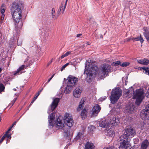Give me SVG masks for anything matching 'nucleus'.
Wrapping results in <instances>:
<instances>
[{
	"instance_id": "obj_1",
	"label": "nucleus",
	"mask_w": 149,
	"mask_h": 149,
	"mask_svg": "<svg viewBox=\"0 0 149 149\" xmlns=\"http://www.w3.org/2000/svg\"><path fill=\"white\" fill-rule=\"evenodd\" d=\"M54 116V113H52L48 116L49 126L52 127L54 125L57 128L63 130L65 133H66L68 131L66 128L67 126L70 127L74 124L72 116L70 113L65 114L63 120L61 119V116H59L57 119L56 121L55 122Z\"/></svg>"
},
{
	"instance_id": "obj_2",
	"label": "nucleus",
	"mask_w": 149,
	"mask_h": 149,
	"mask_svg": "<svg viewBox=\"0 0 149 149\" xmlns=\"http://www.w3.org/2000/svg\"><path fill=\"white\" fill-rule=\"evenodd\" d=\"M111 71V66L107 64L102 65L99 70L95 65L87 62L84 73L87 76L96 77L101 79L106 77Z\"/></svg>"
},
{
	"instance_id": "obj_3",
	"label": "nucleus",
	"mask_w": 149,
	"mask_h": 149,
	"mask_svg": "<svg viewBox=\"0 0 149 149\" xmlns=\"http://www.w3.org/2000/svg\"><path fill=\"white\" fill-rule=\"evenodd\" d=\"M11 14L14 21L16 23H19L22 18V11L18 4H14L11 9Z\"/></svg>"
},
{
	"instance_id": "obj_4",
	"label": "nucleus",
	"mask_w": 149,
	"mask_h": 149,
	"mask_svg": "<svg viewBox=\"0 0 149 149\" xmlns=\"http://www.w3.org/2000/svg\"><path fill=\"white\" fill-rule=\"evenodd\" d=\"M122 91L119 88H116L112 90L110 96L111 103L114 104L116 103L122 95Z\"/></svg>"
},
{
	"instance_id": "obj_5",
	"label": "nucleus",
	"mask_w": 149,
	"mask_h": 149,
	"mask_svg": "<svg viewBox=\"0 0 149 149\" xmlns=\"http://www.w3.org/2000/svg\"><path fill=\"white\" fill-rule=\"evenodd\" d=\"M144 97V92L142 89H137L134 91L133 98L136 99V103L139 105L142 101Z\"/></svg>"
},
{
	"instance_id": "obj_6",
	"label": "nucleus",
	"mask_w": 149,
	"mask_h": 149,
	"mask_svg": "<svg viewBox=\"0 0 149 149\" xmlns=\"http://www.w3.org/2000/svg\"><path fill=\"white\" fill-rule=\"evenodd\" d=\"M121 141L119 149H131V145L129 141L126 136L124 135H121L120 138Z\"/></svg>"
},
{
	"instance_id": "obj_7",
	"label": "nucleus",
	"mask_w": 149,
	"mask_h": 149,
	"mask_svg": "<svg viewBox=\"0 0 149 149\" xmlns=\"http://www.w3.org/2000/svg\"><path fill=\"white\" fill-rule=\"evenodd\" d=\"M135 134V131L133 128L128 126L125 129L124 134L122 135H125L126 138L130 141V138L133 137Z\"/></svg>"
},
{
	"instance_id": "obj_8",
	"label": "nucleus",
	"mask_w": 149,
	"mask_h": 149,
	"mask_svg": "<svg viewBox=\"0 0 149 149\" xmlns=\"http://www.w3.org/2000/svg\"><path fill=\"white\" fill-rule=\"evenodd\" d=\"M78 81V78L71 75H69L67 79V84L73 87L76 85Z\"/></svg>"
},
{
	"instance_id": "obj_9",
	"label": "nucleus",
	"mask_w": 149,
	"mask_h": 149,
	"mask_svg": "<svg viewBox=\"0 0 149 149\" xmlns=\"http://www.w3.org/2000/svg\"><path fill=\"white\" fill-rule=\"evenodd\" d=\"M59 101V99L58 98H53V101L47 111L48 113H50L55 109L57 106Z\"/></svg>"
},
{
	"instance_id": "obj_10",
	"label": "nucleus",
	"mask_w": 149,
	"mask_h": 149,
	"mask_svg": "<svg viewBox=\"0 0 149 149\" xmlns=\"http://www.w3.org/2000/svg\"><path fill=\"white\" fill-rule=\"evenodd\" d=\"M140 116L143 120L149 119V106L146 107L144 110L141 111Z\"/></svg>"
},
{
	"instance_id": "obj_11",
	"label": "nucleus",
	"mask_w": 149,
	"mask_h": 149,
	"mask_svg": "<svg viewBox=\"0 0 149 149\" xmlns=\"http://www.w3.org/2000/svg\"><path fill=\"white\" fill-rule=\"evenodd\" d=\"M100 127L103 128H107L110 127L109 119H107L101 120L99 123Z\"/></svg>"
},
{
	"instance_id": "obj_12",
	"label": "nucleus",
	"mask_w": 149,
	"mask_h": 149,
	"mask_svg": "<svg viewBox=\"0 0 149 149\" xmlns=\"http://www.w3.org/2000/svg\"><path fill=\"white\" fill-rule=\"evenodd\" d=\"M101 108L97 104H95L92 109V116L93 117L97 116L101 110Z\"/></svg>"
},
{
	"instance_id": "obj_13",
	"label": "nucleus",
	"mask_w": 149,
	"mask_h": 149,
	"mask_svg": "<svg viewBox=\"0 0 149 149\" xmlns=\"http://www.w3.org/2000/svg\"><path fill=\"white\" fill-rule=\"evenodd\" d=\"M109 121L110 127L118 125L120 122L119 119L115 117L109 119Z\"/></svg>"
},
{
	"instance_id": "obj_14",
	"label": "nucleus",
	"mask_w": 149,
	"mask_h": 149,
	"mask_svg": "<svg viewBox=\"0 0 149 149\" xmlns=\"http://www.w3.org/2000/svg\"><path fill=\"white\" fill-rule=\"evenodd\" d=\"M82 92L81 88H76L73 91V95L76 98H79L80 97Z\"/></svg>"
},
{
	"instance_id": "obj_15",
	"label": "nucleus",
	"mask_w": 149,
	"mask_h": 149,
	"mask_svg": "<svg viewBox=\"0 0 149 149\" xmlns=\"http://www.w3.org/2000/svg\"><path fill=\"white\" fill-rule=\"evenodd\" d=\"M143 30V33L144 36L149 42V28L147 27H144Z\"/></svg>"
},
{
	"instance_id": "obj_16",
	"label": "nucleus",
	"mask_w": 149,
	"mask_h": 149,
	"mask_svg": "<svg viewBox=\"0 0 149 149\" xmlns=\"http://www.w3.org/2000/svg\"><path fill=\"white\" fill-rule=\"evenodd\" d=\"M26 66L24 65H22L17 70L14 72L13 74L14 75H19L22 73V71L23 70L26 68Z\"/></svg>"
},
{
	"instance_id": "obj_17",
	"label": "nucleus",
	"mask_w": 149,
	"mask_h": 149,
	"mask_svg": "<svg viewBox=\"0 0 149 149\" xmlns=\"http://www.w3.org/2000/svg\"><path fill=\"white\" fill-rule=\"evenodd\" d=\"M149 145V142L147 139H146L141 143V149H146Z\"/></svg>"
},
{
	"instance_id": "obj_18",
	"label": "nucleus",
	"mask_w": 149,
	"mask_h": 149,
	"mask_svg": "<svg viewBox=\"0 0 149 149\" xmlns=\"http://www.w3.org/2000/svg\"><path fill=\"white\" fill-rule=\"evenodd\" d=\"M115 133L114 130L111 129H109L107 130V135L108 136L113 137L115 135Z\"/></svg>"
},
{
	"instance_id": "obj_19",
	"label": "nucleus",
	"mask_w": 149,
	"mask_h": 149,
	"mask_svg": "<svg viewBox=\"0 0 149 149\" xmlns=\"http://www.w3.org/2000/svg\"><path fill=\"white\" fill-rule=\"evenodd\" d=\"M85 149H94L95 146L93 143L87 142L85 145Z\"/></svg>"
},
{
	"instance_id": "obj_20",
	"label": "nucleus",
	"mask_w": 149,
	"mask_h": 149,
	"mask_svg": "<svg viewBox=\"0 0 149 149\" xmlns=\"http://www.w3.org/2000/svg\"><path fill=\"white\" fill-rule=\"evenodd\" d=\"M73 87L68 85V84H67V85L65 88L64 91V93L66 94H69L71 92L72 89Z\"/></svg>"
},
{
	"instance_id": "obj_21",
	"label": "nucleus",
	"mask_w": 149,
	"mask_h": 149,
	"mask_svg": "<svg viewBox=\"0 0 149 149\" xmlns=\"http://www.w3.org/2000/svg\"><path fill=\"white\" fill-rule=\"evenodd\" d=\"M84 99L83 98L81 99L80 101V102L79 103L78 107L77 108V111H80L81 109L83 108L84 105Z\"/></svg>"
},
{
	"instance_id": "obj_22",
	"label": "nucleus",
	"mask_w": 149,
	"mask_h": 149,
	"mask_svg": "<svg viewBox=\"0 0 149 149\" xmlns=\"http://www.w3.org/2000/svg\"><path fill=\"white\" fill-rule=\"evenodd\" d=\"M65 8V6H64L63 4L62 3L58 10L57 12L58 14V15L60 14L61 12H62V13H63Z\"/></svg>"
},
{
	"instance_id": "obj_23",
	"label": "nucleus",
	"mask_w": 149,
	"mask_h": 149,
	"mask_svg": "<svg viewBox=\"0 0 149 149\" xmlns=\"http://www.w3.org/2000/svg\"><path fill=\"white\" fill-rule=\"evenodd\" d=\"M137 61L139 63L144 65H147L149 63V61L146 59L138 60Z\"/></svg>"
},
{
	"instance_id": "obj_24",
	"label": "nucleus",
	"mask_w": 149,
	"mask_h": 149,
	"mask_svg": "<svg viewBox=\"0 0 149 149\" xmlns=\"http://www.w3.org/2000/svg\"><path fill=\"white\" fill-rule=\"evenodd\" d=\"M131 40L134 41L140 40L141 43H142L144 41V40L143 39V38L141 37L140 34V35L139 37L132 38H131Z\"/></svg>"
},
{
	"instance_id": "obj_25",
	"label": "nucleus",
	"mask_w": 149,
	"mask_h": 149,
	"mask_svg": "<svg viewBox=\"0 0 149 149\" xmlns=\"http://www.w3.org/2000/svg\"><path fill=\"white\" fill-rule=\"evenodd\" d=\"M134 110V106L132 104H130V105L127 107L126 109L127 112L132 113Z\"/></svg>"
},
{
	"instance_id": "obj_26",
	"label": "nucleus",
	"mask_w": 149,
	"mask_h": 149,
	"mask_svg": "<svg viewBox=\"0 0 149 149\" xmlns=\"http://www.w3.org/2000/svg\"><path fill=\"white\" fill-rule=\"evenodd\" d=\"M81 116L82 119H84L87 117V111L86 109H84L82 111L81 114Z\"/></svg>"
},
{
	"instance_id": "obj_27",
	"label": "nucleus",
	"mask_w": 149,
	"mask_h": 149,
	"mask_svg": "<svg viewBox=\"0 0 149 149\" xmlns=\"http://www.w3.org/2000/svg\"><path fill=\"white\" fill-rule=\"evenodd\" d=\"M6 9V7L4 4H2L0 8V13L1 14H4Z\"/></svg>"
},
{
	"instance_id": "obj_28",
	"label": "nucleus",
	"mask_w": 149,
	"mask_h": 149,
	"mask_svg": "<svg viewBox=\"0 0 149 149\" xmlns=\"http://www.w3.org/2000/svg\"><path fill=\"white\" fill-rule=\"evenodd\" d=\"M83 134L82 133L79 132L76 136L77 139H80L81 138H83Z\"/></svg>"
},
{
	"instance_id": "obj_29",
	"label": "nucleus",
	"mask_w": 149,
	"mask_h": 149,
	"mask_svg": "<svg viewBox=\"0 0 149 149\" xmlns=\"http://www.w3.org/2000/svg\"><path fill=\"white\" fill-rule=\"evenodd\" d=\"M71 53L70 52H66L64 54L62 55L61 57V58L62 59L64 57L67 56H68Z\"/></svg>"
},
{
	"instance_id": "obj_30",
	"label": "nucleus",
	"mask_w": 149,
	"mask_h": 149,
	"mask_svg": "<svg viewBox=\"0 0 149 149\" xmlns=\"http://www.w3.org/2000/svg\"><path fill=\"white\" fill-rule=\"evenodd\" d=\"M142 68L145 71V73L146 74L149 75V68L146 67H143Z\"/></svg>"
},
{
	"instance_id": "obj_31",
	"label": "nucleus",
	"mask_w": 149,
	"mask_h": 149,
	"mask_svg": "<svg viewBox=\"0 0 149 149\" xmlns=\"http://www.w3.org/2000/svg\"><path fill=\"white\" fill-rule=\"evenodd\" d=\"M130 63L128 62H125L123 63L120 64V66L122 67H126L129 65Z\"/></svg>"
},
{
	"instance_id": "obj_32",
	"label": "nucleus",
	"mask_w": 149,
	"mask_h": 149,
	"mask_svg": "<svg viewBox=\"0 0 149 149\" xmlns=\"http://www.w3.org/2000/svg\"><path fill=\"white\" fill-rule=\"evenodd\" d=\"M120 63V62L119 61H118L115 62H113L112 64V65H114L116 66L118 65H119Z\"/></svg>"
},
{
	"instance_id": "obj_33",
	"label": "nucleus",
	"mask_w": 149,
	"mask_h": 149,
	"mask_svg": "<svg viewBox=\"0 0 149 149\" xmlns=\"http://www.w3.org/2000/svg\"><path fill=\"white\" fill-rule=\"evenodd\" d=\"M4 88L3 85L2 84H0V92L3 91Z\"/></svg>"
},
{
	"instance_id": "obj_34",
	"label": "nucleus",
	"mask_w": 149,
	"mask_h": 149,
	"mask_svg": "<svg viewBox=\"0 0 149 149\" xmlns=\"http://www.w3.org/2000/svg\"><path fill=\"white\" fill-rule=\"evenodd\" d=\"M52 17L53 18H54L55 16L54 13H55V10L54 8H52Z\"/></svg>"
},
{
	"instance_id": "obj_35",
	"label": "nucleus",
	"mask_w": 149,
	"mask_h": 149,
	"mask_svg": "<svg viewBox=\"0 0 149 149\" xmlns=\"http://www.w3.org/2000/svg\"><path fill=\"white\" fill-rule=\"evenodd\" d=\"M132 120V118L130 116H128L125 119V120L128 122H130Z\"/></svg>"
},
{
	"instance_id": "obj_36",
	"label": "nucleus",
	"mask_w": 149,
	"mask_h": 149,
	"mask_svg": "<svg viewBox=\"0 0 149 149\" xmlns=\"http://www.w3.org/2000/svg\"><path fill=\"white\" fill-rule=\"evenodd\" d=\"M38 95H35V97L33 98L31 102V103L30 105L31 104H32L37 99V98L38 97Z\"/></svg>"
},
{
	"instance_id": "obj_37",
	"label": "nucleus",
	"mask_w": 149,
	"mask_h": 149,
	"mask_svg": "<svg viewBox=\"0 0 149 149\" xmlns=\"http://www.w3.org/2000/svg\"><path fill=\"white\" fill-rule=\"evenodd\" d=\"M4 17H5L4 14H2V15L1 16V23L3 22V21L4 19Z\"/></svg>"
},
{
	"instance_id": "obj_38",
	"label": "nucleus",
	"mask_w": 149,
	"mask_h": 149,
	"mask_svg": "<svg viewBox=\"0 0 149 149\" xmlns=\"http://www.w3.org/2000/svg\"><path fill=\"white\" fill-rule=\"evenodd\" d=\"M69 64V63H66V64H65V65H63L62 67V68L61 69V71H62L63 69H64Z\"/></svg>"
},
{
	"instance_id": "obj_39",
	"label": "nucleus",
	"mask_w": 149,
	"mask_h": 149,
	"mask_svg": "<svg viewBox=\"0 0 149 149\" xmlns=\"http://www.w3.org/2000/svg\"><path fill=\"white\" fill-rule=\"evenodd\" d=\"M103 149H115L114 147L112 146L104 148Z\"/></svg>"
},
{
	"instance_id": "obj_40",
	"label": "nucleus",
	"mask_w": 149,
	"mask_h": 149,
	"mask_svg": "<svg viewBox=\"0 0 149 149\" xmlns=\"http://www.w3.org/2000/svg\"><path fill=\"white\" fill-rule=\"evenodd\" d=\"M55 75V74H54L53 75H52L51 78H50L49 79H48L47 81V83H49L50 81V80L52 79L53 78L54 76Z\"/></svg>"
},
{
	"instance_id": "obj_41",
	"label": "nucleus",
	"mask_w": 149,
	"mask_h": 149,
	"mask_svg": "<svg viewBox=\"0 0 149 149\" xmlns=\"http://www.w3.org/2000/svg\"><path fill=\"white\" fill-rule=\"evenodd\" d=\"M146 94L147 95V97L149 98V87L148 89L147 92L146 93Z\"/></svg>"
},
{
	"instance_id": "obj_42",
	"label": "nucleus",
	"mask_w": 149,
	"mask_h": 149,
	"mask_svg": "<svg viewBox=\"0 0 149 149\" xmlns=\"http://www.w3.org/2000/svg\"><path fill=\"white\" fill-rule=\"evenodd\" d=\"M16 100H17V98H15L13 100L12 102V106L13 105V104H14V103L15 102Z\"/></svg>"
},
{
	"instance_id": "obj_43",
	"label": "nucleus",
	"mask_w": 149,
	"mask_h": 149,
	"mask_svg": "<svg viewBox=\"0 0 149 149\" xmlns=\"http://www.w3.org/2000/svg\"><path fill=\"white\" fill-rule=\"evenodd\" d=\"M7 137V138L8 139H10L11 137L10 136V134H7V136H6V137Z\"/></svg>"
},
{
	"instance_id": "obj_44",
	"label": "nucleus",
	"mask_w": 149,
	"mask_h": 149,
	"mask_svg": "<svg viewBox=\"0 0 149 149\" xmlns=\"http://www.w3.org/2000/svg\"><path fill=\"white\" fill-rule=\"evenodd\" d=\"M10 131H8V130L6 132V134H6V136H7V134H8L10 132Z\"/></svg>"
},
{
	"instance_id": "obj_45",
	"label": "nucleus",
	"mask_w": 149,
	"mask_h": 149,
	"mask_svg": "<svg viewBox=\"0 0 149 149\" xmlns=\"http://www.w3.org/2000/svg\"><path fill=\"white\" fill-rule=\"evenodd\" d=\"M16 122L15 121V122H14V123H13V125H12V127H13V126L14 125H15L16 123Z\"/></svg>"
},
{
	"instance_id": "obj_46",
	"label": "nucleus",
	"mask_w": 149,
	"mask_h": 149,
	"mask_svg": "<svg viewBox=\"0 0 149 149\" xmlns=\"http://www.w3.org/2000/svg\"><path fill=\"white\" fill-rule=\"evenodd\" d=\"M41 91H39V92H38V93L37 94H36V95H38V96H39V95L40 94V92H41Z\"/></svg>"
},
{
	"instance_id": "obj_47",
	"label": "nucleus",
	"mask_w": 149,
	"mask_h": 149,
	"mask_svg": "<svg viewBox=\"0 0 149 149\" xmlns=\"http://www.w3.org/2000/svg\"><path fill=\"white\" fill-rule=\"evenodd\" d=\"M41 91H39V92H38V93L37 94H36V95H38V96H39V95L40 94V92H41Z\"/></svg>"
},
{
	"instance_id": "obj_48",
	"label": "nucleus",
	"mask_w": 149,
	"mask_h": 149,
	"mask_svg": "<svg viewBox=\"0 0 149 149\" xmlns=\"http://www.w3.org/2000/svg\"><path fill=\"white\" fill-rule=\"evenodd\" d=\"M131 40V38H128L127 39V40L128 41H130Z\"/></svg>"
},
{
	"instance_id": "obj_49",
	"label": "nucleus",
	"mask_w": 149,
	"mask_h": 149,
	"mask_svg": "<svg viewBox=\"0 0 149 149\" xmlns=\"http://www.w3.org/2000/svg\"><path fill=\"white\" fill-rule=\"evenodd\" d=\"M82 35V34H78L77 35V37H79L80 36H81Z\"/></svg>"
},
{
	"instance_id": "obj_50",
	"label": "nucleus",
	"mask_w": 149,
	"mask_h": 149,
	"mask_svg": "<svg viewBox=\"0 0 149 149\" xmlns=\"http://www.w3.org/2000/svg\"><path fill=\"white\" fill-rule=\"evenodd\" d=\"M67 1L68 0H66L65 3V4L63 3V4H64V6H65V7L66 6V5L67 3Z\"/></svg>"
},
{
	"instance_id": "obj_51",
	"label": "nucleus",
	"mask_w": 149,
	"mask_h": 149,
	"mask_svg": "<svg viewBox=\"0 0 149 149\" xmlns=\"http://www.w3.org/2000/svg\"><path fill=\"white\" fill-rule=\"evenodd\" d=\"M86 44L88 45H90L91 44V43L90 42H87Z\"/></svg>"
},
{
	"instance_id": "obj_52",
	"label": "nucleus",
	"mask_w": 149,
	"mask_h": 149,
	"mask_svg": "<svg viewBox=\"0 0 149 149\" xmlns=\"http://www.w3.org/2000/svg\"><path fill=\"white\" fill-rule=\"evenodd\" d=\"M12 127H13L12 126L11 127H10V128L8 129V131H10V130H11V128H12Z\"/></svg>"
},
{
	"instance_id": "obj_53",
	"label": "nucleus",
	"mask_w": 149,
	"mask_h": 149,
	"mask_svg": "<svg viewBox=\"0 0 149 149\" xmlns=\"http://www.w3.org/2000/svg\"><path fill=\"white\" fill-rule=\"evenodd\" d=\"M52 62V61L49 62L48 63V65H49Z\"/></svg>"
},
{
	"instance_id": "obj_54",
	"label": "nucleus",
	"mask_w": 149,
	"mask_h": 149,
	"mask_svg": "<svg viewBox=\"0 0 149 149\" xmlns=\"http://www.w3.org/2000/svg\"><path fill=\"white\" fill-rule=\"evenodd\" d=\"M90 127H91V128H94V127L93 126H91Z\"/></svg>"
},
{
	"instance_id": "obj_55",
	"label": "nucleus",
	"mask_w": 149,
	"mask_h": 149,
	"mask_svg": "<svg viewBox=\"0 0 149 149\" xmlns=\"http://www.w3.org/2000/svg\"><path fill=\"white\" fill-rule=\"evenodd\" d=\"M104 99H103V100H104L106 98V97H104Z\"/></svg>"
},
{
	"instance_id": "obj_56",
	"label": "nucleus",
	"mask_w": 149,
	"mask_h": 149,
	"mask_svg": "<svg viewBox=\"0 0 149 149\" xmlns=\"http://www.w3.org/2000/svg\"><path fill=\"white\" fill-rule=\"evenodd\" d=\"M1 68H0V73L1 72Z\"/></svg>"
},
{
	"instance_id": "obj_57",
	"label": "nucleus",
	"mask_w": 149,
	"mask_h": 149,
	"mask_svg": "<svg viewBox=\"0 0 149 149\" xmlns=\"http://www.w3.org/2000/svg\"><path fill=\"white\" fill-rule=\"evenodd\" d=\"M13 90H14V91H15L16 90V89H15V88H14V89H13Z\"/></svg>"
},
{
	"instance_id": "obj_58",
	"label": "nucleus",
	"mask_w": 149,
	"mask_h": 149,
	"mask_svg": "<svg viewBox=\"0 0 149 149\" xmlns=\"http://www.w3.org/2000/svg\"><path fill=\"white\" fill-rule=\"evenodd\" d=\"M1 118H0V122H1Z\"/></svg>"
},
{
	"instance_id": "obj_59",
	"label": "nucleus",
	"mask_w": 149,
	"mask_h": 149,
	"mask_svg": "<svg viewBox=\"0 0 149 149\" xmlns=\"http://www.w3.org/2000/svg\"><path fill=\"white\" fill-rule=\"evenodd\" d=\"M64 80H65V78H64Z\"/></svg>"
}]
</instances>
